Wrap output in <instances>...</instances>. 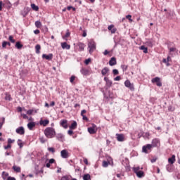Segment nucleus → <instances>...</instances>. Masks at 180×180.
<instances>
[{
    "label": "nucleus",
    "mask_w": 180,
    "mask_h": 180,
    "mask_svg": "<svg viewBox=\"0 0 180 180\" xmlns=\"http://www.w3.org/2000/svg\"><path fill=\"white\" fill-rule=\"evenodd\" d=\"M44 134L47 139H53L56 136V130H54V128L47 127L44 130Z\"/></svg>",
    "instance_id": "nucleus-1"
},
{
    "label": "nucleus",
    "mask_w": 180,
    "mask_h": 180,
    "mask_svg": "<svg viewBox=\"0 0 180 180\" xmlns=\"http://www.w3.org/2000/svg\"><path fill=\"white\" fill-rule=\"evenodd\" d=\"M87 46L89 54H92V53L96 50V44L93 39L88 41Z\"/></svg>",
    "instance_id": "nucleus-2"
},
{
    "label": "nucleus",
    "mask_w": 180,
    "mask_h": 180,
    "mask_svg": "<svg viewBox=\"0 0 180 180\" xmlns=\"http://www.w3.org/2000/svg\"><path fill=\"white\" fill-rule=\"evenodd\" d=\"M152 84H156L157 86H162L160 77H155L151 80Z\"/></svg>",
    "instance_id": "nucleus-3"
},
{
    "label": "nucleus",
    "mask_w": 180,
    "mask_h": 180,
    "mask_svg": "<svg viewBox=\"0 0 180 180\" xmlns=\"http://www.w3.org/2000/svg\"><path fill=\"white\" fill-rule=\"evenodd\" d=\"M124 85L127 86V88H129L131 91H134V86L130 82L129 80L125 81Z\"/></svg>",
    "instance_id": "nucleus-4"
},
{
    "label": "nucleus",
    "mask_w": 180,
    "mask_h": 180,
    "mask_svg": "<svg viewBox=\"0 0 180 180\" xmlns=\"http://www.w3.org/2000/svg\"><path fill=\"white\" fill-rule=\"evenodd\" d=\"M60 124L63 129H68V121L67 120H62Z\"/></svg>",
    "instance_id": "nucleus-5"
},
{
    "label": "nucleus",
    "mask_w": 180,
    "mask_h": 180,
    "mask_svg": "<svg viewBox=\"0 0 180 180\" xmlns=\"http://www.w3.org/2000/svg\"><path fill=\"white\" fill-rule=\"evenodd\" d=\"M151 148H153V146L151 144H147L146 146H143L142 148V151L143 153H148V150H150Z\"/></svg>",
    "instance_id": "nucleus-6"
},
{
    "label": "nucleus",
    "mask_w": 180,
    "mask_h": 180,
    "mask_svg": "<svg viewBox=\"0 0 180 180\" xmlns=\"http://www.w3.org/2000/svg\"><path fill=\"white\" fill-rule=\"evenodd\" d=\"M60 155L62 157V158H68L69 155H68V151H67V150H63L60 151Z\"/></svg>",
    "instance_id": "nucleus-7"
},
{
    "label": "nucleus",
    "mask_w": 180,
    "mask_h": 180,
    "mask_svg": "<svg viewBox=\"0 0 180 180\" xmlns=\"http://www.w3.org/2000/svg\"><path fill=\"white\" fill-rule=\"evenodd\" d=\"M150 145H152V147H158L160 146V140L158 139H154Z\"/></svg>",
    "instance_id": "nucleus-8"
},
{
    "label": "nucleus",
    "mask_w": 180,
    "mask_h": 180,
    "mask_svg": "<svg viewBox=\"0 0 180 180\" xmlns=\"http://www.w3.org/2000/svg\"><path fill=\"white\" fill-rule=\"evenodd\" d=\"M18 134L23 135L25 134V128L23 127H20L15 130Z\"/></svg>",
    "instance_id": "nucleus-9"
},
{
    "label": "nucleus",
    "mask_w": 180,
    "mask_h": 180,
    "mask_svg": "<svg viewBox=\"0 0 180 180\" xmlns=\"http://www.w3.org/2000/svg\"><path fill=\"white\" fill-rule=\"evenodd\" d=\"M49 123H50V121L49 120H41L39 121V124L41 126H44V127H46V126H47V124H49Z\"/></svg>",
    "instance_id": "nucleus-10"
},
{
    "label": "nucleus",
    "mask_w": 180,
    "mask_h": 180,
    "mask_svg": "<svg viewBox=\"0 0 180 180\" xmlns=\"http://www.w3.org/2000/svg\"><path fill=\"white\" fill-rule=\"evenodd\" d=\"M42 58H45V60H53V54L52 53H49V55L43 54Z\"/></svg>",
    "instance_id": "nucleus-11"
},
{
    "label": "nucleus",
    "mask_w": 180,
    "mask_h": 180,
    "mask_svg": "<svg viewBox=\"0 0 180 180\" xmlns=\"http://www.w3.org/2000/svg\"><path fill=\"white\" fill-rule=\"evenodd\" d=\"M61 47L63 49L70 50L71 49V46L70 44H68L67 42L61 43Z\"/></svg>",
    "instance_id": "nucleus-12"
},
{
    "label": "nucleus",
    "mask_w": 180,
    "mask_h": 180,
    "mask_svg": "<svg viewBox=\"0 0 180 180\" xmlns=\"http://www.w3.org/2000/svg\"><path fill=\"white\" fill-rule=\"evenodd\" d=\"M109 64L111 67H113V65H116V64H117L116 58H115V57L111 58L109 61Z\"/></svg>",
    "instance_id": "nucleus-13"
},
{
    "label": "nucleus",
    "mask_w": 180,
    "mask_h": 180,
    "mask_svg": "<svg viewBox=\"0 0 180 180\" xmlns=\"http://www.w3.org/2000/svg\"><path fill=\"white\" fill-rule=\"evenodd\" d=\"M108 29L112 34L116 33V31L117 30V29L115 28V25H110V26H108Z\"/></svg>",
    "instance_id": "nucleus-14"
},
{
    "label": "nucleus",
    "mask_w": 180,
    "mask_h": 180,
    "mask_svg": "<svg viewBox=\"0 0 180 180\" xmlns=\"http://www.w3.org/2000/svg\"><path fill=\"white\" fill-rule=\"evenodd\" d=\"M117 140L118 141H124V136L123 134H117Z\"/></svg>",
    "instance_id": "nucleus-15"
},
{
    "label": "nucleus",
    "mask_w": 180,
    "mask_h": 180,
    "mask_svg": "<svg viewBox=\"0 0 180 180\" xmlns=\"http://www.w3.org/2000/svg\"><path fill=\"white\" fill-rule=\"evenodd\" d=\"M78 46H79V51H84V50H85V44L79 42L78 44Z\"/></svg>",
    "instance_id": "nucleus-16"
},
{
    "label": "nucleus",
    "mask_w": 180,
    "mask_h": 180,
    "mask_svg": "<svg viewBox=\"0 0 180 180\" xmlns=\"http://www.w3.org/2000/svg\"><path fill=\"white\" fill-rule=\"evenodd\" d=\"M146 46H148V47H153V46L154 45V41H153V39H148L146 42Z\"/></svg>",
    "instance_id": "nucleus-17"
},
{
    "label": "nucleus",
    "mask_w": 180,
    "mask_h": 180,
    "mask_svg": "<svg viewBox=\"0 0 180 180\" xmlns=\"http://www.w3.org/2000/svg\"><path fill=\"white\" fill-rule=\"evenodd\" d=\"M93 127H95V125H94ZM94 127L88 128V131L90 134H95V133H96V131L95 128H94Z\"/></svg>",
    "instance_id": "nucleus-18"
},
{
    "label": "nucleus",
    "mask_w": 180,
    "mask_h": 180,
    "mask_svg": "<svg viewBox=\"0 0 180 180\" xmlns=\"http://www.w3.org/2000/svg\"><path fill=\"white\" fill-rule=\"evenodd\" d=\"M81 72L83 75H89V70L86 68H82Z\"/></svg>",
    "instance_id": "nucleus-19"
},
{
    "label": "nucleus",
    "mask_w": 180,
    "mask_h": 180,
    "mask_svg": "<svg viewBox=\"0 0 180 180\" xmlns=\"http://www.w3.org/2000/svg\"><path fill=\"white\" fill-rule=\"evenodd\" d=\"M168 162L172 165L175 162V155H172V158L168 159Z\"/></svg>",
    "instance_id": "nucleus-20"
},
{
    "label": "nucleus",
    "mask_w": 180,
    "mask_h": 180,
    "mask_svg": "<svg viewBox=\"0 0 180 180\" xmlns=\"http://www.w3.org/2000/svg\"><path fill=\"white\" fill-rule=\"evenodd\" d=\"M36 126V123L34 122H29L27 124V127L30 130H32L33 127H34Z\"/></svg>",
    "instance_id": "nucleus-21"
},
{
    "label": "nucleus",
    "mask_w": 180,
    "mask_h": 180,
    "mask_svg": "<svg viewBox=\"0 0 180 180\" xmlns=\"http://www.w3.org/2000/svg\"><path fill=\"white\" fill-rule=\"evenodd\" d=\"M71 130H75L77 129V122L74 121L70 126Z\"/></svg>",
    "instance_id": "nucleus-22"
},
{
    "label": "nucleus",
    "mask_w": 180,
    "mask_h": 180,
    "mask_svg": "<svg viewBox=\"0 0 180 180\" xmlns=\"http://www.w3.org/2000/svg\"><path fill=\"white\" fill-rule=\"evenodd\" d=\"M108 72H109V68H104L102 70H101V74L102 75H106V74H108Z\"/></svg>",
    "instance_id": "nucleus-23"
},
{
    "label": "nucleus",
    "mask_w": 180,
    "mask_h": 180,
    "mask_svg": "<svg viewBox=\"0 0 180 180\" xmlns=\"http://www.w3.org/2000/svg\"><path fill=\"white\" fill-rule=\"evenodd\" d=\"M136 174V176H138V178H143V176H144L143 171L137 172Z\"/></svg>",
    "instance_id": "nucleus-24"
},
{
    "label": "nucleus",
    "mask_w": 180,
    "mask_h": 180,
    "mask_svg": "<svg viewBox=\"0 0 180 180\" xmlns=\"http://www.w3.org/2000/svg\"><path fill=\"white\" fill-rule=\"evenodd\" d=\"M33 113H37V110L32 109L27 111V115H33Z\"/></svg>",
    "instance_id": "nucleus-25"
},
{
    "label": "nucleus",
    "mask_w": 180,
    "mask_h": 180,
    "mask_svg": "<svg viewBox=\"0 0 180 180\" xmlns=\"http://www.w3.org/2000/svg\"><path fill=\"white\" fill-rule=\"evenodd\" d=\"M41 49V46H40V44H37L35 46V49H36V53L37 54H40V49Z\"/></svg>",
    "instance_id": "nucleus-26"
},
{
    "label": "nucleus",
    "mask_w": 180,
    "mask_h": 180,
    "mask_svg": "<svg viewBox=\"0 0 180 180\" xmlns=\"http://www.w3.org/2000/svg\"><path fill=\"white\" fill-rule=\"evenodd\" d=\"M140 50H143V53H145L146 54H147V53H148V49L144 45H143L140 47Z\"/></svg>",
    "instance_id": "nucleus-27"
},
{
    "label": "nucleus",
    "mask_w": 180,
    "mask_h": 180,
    "mask_svg": "<svg viewBox=\"0 0 180 180\" xmlns=\"http://www.w3.org/2000/svg\"><path fill=\"white\" fill-rule=\"evenodd\" d=\"M15 47L18 49L20 50L22 47H23V44H20V42L18 41L15 43Z\"/></svg>",
    "instance_id": "nucleus-28"
},
{
    "label": "nucleus",
    "mask_w": 180,
    "mask_h": 180,
    "mask_svg": "<svg viewBox=\"0 0 180 180\" xmlns=\"http://www.w3.org/2000/svg\"><path fill=\"white\" fill-rule=\"evenodd\" d=\"M89 179H91V175L89 174H86L83 176V180H89Z\"/></svg>",
    "instance_id": "nucleus-29"
},
{
    "label": "nucleus",
    "mask_w": 180,
    "mask_h": 180,
    "mask_svg": "<svg viewBox=\"0 0 180 180\" xmlns=\"http://www.w3.org/2000/svg\"><path fill=\"white\" fill-rule=\"evenodd\" d=\"M31 8L33 9V11H39V6H36L34 4H31Z\"/></svg>",
    "instance_id": "nucleus-30"
},
{
    "label": "nucleus",
    "mask_w": 180,
    "mask_h": 180,
    "mask_svg": "<svg viewBox=\"0 0 180 180\" xmlns=\"http://www.w3.org/2000/svg\"><path fill=\"white\" fill-rule=\"evenodd\" d=\"M13 169H14V171L15 172H20V167H18V166H13Z\"/></svg>",
    "instance_id": "nucleus-31"
},
{
    "label": "nucleus",
    "mask_w": 180,
    "mask_h": 180,
    "mask_svg": "<svg viewBox=\"0 0 180 180\" xmlns=\"http://www.w3.org/2000/svg\"><path fill=\"white\" fill-rule=\"evenodd\" d=\"M35 26H36V27H37L38 29H40V27H41V22H40V21H36V22H35Z\"/></svg>",
    "instance_id": "nucleus-32"
},
{
    "label": "nucleus",
    "mask_w": 180,
    "mask_h": 180,
    "mask_svg": "<svg viewBox=\"0 0 180 180\" xmlns=\"http://www.w3.org/2000/svg\"><path fill=\"white\" fill-rule=\"evenodd\" d=\"M8 176H9V174H8V172H3L2 173L3 179H6V177Z\"/></svg>",
    "instance_id": "nucleus-33"
},
{
    "label": "nucleus",
    "mask_w": 180,
    "mask_h": 180,
    "mask_svg": "<svg viewBox=\"0 0 180 180\" xmlns=\"http://www.w3.org/2000/svg\"><path fill=\"white\" fill-rule=\"evenodd\" d=\"M5 123V117L1 118V122L0 121V130L2 129V126H4V124Z\"/></svg>",
    "instance_id": "nucleus-34"
},
{
    "label": "nucleus",
    "mask_w": 180,
    "mask_h": 180,
    "mask_svg": "<svg viewBox=\"0 0 180 180\" xmlns=\"http://www.w3.org/2000/svg\"><path fill=\"white\" fill-rule=\"evenodd\" d=\"M109 164H110V162H108V161H103V167L104 168L108 167V165H109Z\"/></svg>",
    "instance_id": "nucleus-35"
},
{
    "label": "nucleus",
    "mask_w": 180,
    "mask_h": 180,
    "mask_svg": "<svg viewBox=\"0 0 180 180\" xmlns=\"http://www.w3.org/2000/svg\"><path fill=\"white\" fill-rule=\"evenodd\" d=\"M56 137L58 140H61L64 139V135H63L62 134H58Z\"/></svg>",
    "instance_id": "nucleus-36"
},
{
    "label": "nucleus",
    "mask_w": 180,
    "mask_h": 180,
    "mask_svg": "<svg viewBox=\"0 0 180 180\" xmlns=\"http://www.w3.org/2000/svg\"><path fill=\"white\" fill-rule=\"evenodd\" d=\"M133 171L135 174H136L137 172H140V167H134Z\"/></svg>",
    "instance_id": "nucleus-37"
},
{
    "label": "nucleus",
    "mask_w": 180,
    "mask_h": 180,
    "mask_svg": "<svg viewBox=\"0 0 180 180\" xmlns=\"http://www.w3.org/2000/svg\"><path fill=\"white\" fill-rule=\"evenodd\" d=\"M18 144L20 148H22V147H23V143H22V140L18 139Z\"/></svg>",
    "instance_id": "nucleus-38"
},
{
    "label": "nucleus",
    "mask_w": 180,
    "mask_h": 180,
    "mask_svg": "<svg viewBox=\"0 0 180 180\" xmlns=\"http://www.w3.org/2000/svg\"><path fill=\"white\" fill-rule=\"evenodd\" d=\"M166 169H167V171H168V172H172V169L171 168V165H167L166 166Z\"/></svg>",
    "instance_id": "nucleus-39"
},
{
    "label": "nucleus",
    "mask_w": 180,
    "mask_h": 180,
    "mask_svg": "<svg viewBox=\"0 0 180 180\" xmlns=\"http://www.w3.org/2000/svg\"><path fill=\"white\" fill-rule=\"evenodd\" d=\"M112 74H113L114 75H119V70H117V69H114V70H112Z\"/></svg>",
    "instance_id": "nucleus-40"
},
{
    "label": "nucleus",
    "mask_w": 180,
    "mask_h": 180,
    "mask_svg": "<svg viewBox=\"0 0 180 180\" xmlns=\"http://www.w3.org/2000/svg\"><path fill=\"white\" fill-rule=\"evenodd\" d=\"M70 34H71L70 33V31H68V30L65 35L63 37V39H67V37H70Z\"/></svg>",
    "instance_id": "nucleus-41"
},
{
    "label": "nucleus",
    "mask_w": 180,
    "mask_h": 180,
    "mask_svg": "<svg viewBox=\"0 0 180 180\" xmlns=\"http://www.w3.org/2000/svg\"><path fill=\"white\" fill-rule=\"evenodd\" d=\"M39 141L41 143H42V144L46 143V139H44V137H43V136L39 138Z\"/></svg>",
    "instance_id": "nucleus-42"
},
{
    "label": "nucleus",
    "mask_w": 180,
    "mask_h": 180,
    "mask_svg": "<svg viewBox=\"0 0 180 180\" xmlns=\"http://www.w3.org/2000/svg\"><path fill=\"white\" fill-rule=\"evenodd\" d=\"M48 151H50V153H56V150L54 149V148H48Z\"/></svg>",
    "instance_id": "nucleus-43"
},
{
    "label": "nucleus",
    "mask_w": 180,
    "mask_h": 180,
    "mask_svg": "<svg viewBox=\"0 0 180 180\" xmlns=\"http://www.w3.org/2000/svg\"><path fill=\"white\" fill-rule=\"evenodd\" d=\"M121 68H122L123 71L127 70V65H122Z\"/></svg>",
    "instance_id": "nucleus-44"
},
{
    "label": "nucleus",
    "mask_w": 180,
    "mask_h": 180,
    "mask_svg": "<svg viewBox=\"0 0 180 180\" xmlns=\"http://www.w3.org/2000/svg\"><path fill=\"white\" fill-rule=\"evenodd\" d=\"M8 40H9L11 43H15V39H13V37H12V36H9Z\"/></svg>",
    "instance_id": "nucleus-45"
},
{
    "label": "nucleus",
    "mask_w": 180,
    "mask_h": 180,
    "mask_svg": "<svg viewBox=\"0 0 180 180\" xmlns=\"http://www.w3.org/2000/svg\"><path fill=\"white\" fill-rule=\"evenodd\" d=\"M60 180H70V176H63Z\"/></svg>",
    "instance_id": "nucleus-46"
},
{
    "label": "nucleus",
    "mask_w": 180,
    "mask_h": 180,
    "mask_svg": "<svg viewBox=\"0 0 180 180\" xmlns=\"http://www.w3.org/2000/svg\"><path fill=\"white\" fill-rule=\"evenodd\" d=\"M126 19H128L129 20V22H133V20L131 19V15H127Z\"/></svg>",
    "instance_id": "nucleus-47"
},
{
    "label": "nucleus",
    "mask_w": 180,
    "mask_h": 180,
    "mask_svg": "<svg viewBox=\"0 0 180 180\" xmlns=\"http://www.w3.org/2000/svg\"><path fill=\"white\" fill-rule=\"evenodd\" d=\"M6 46H7V41H4L2 42V47H3V49H5L6 47Z\"/></svg>",
    "instance_id": "nucleus-48"
},
{
    "label": "nucleus",
    "mask_w": 180,
    "mask_h": 180,
    "mask_svg": "<svg viewBox=\"0 0 180 180\" xmlns=\"http://www.w3.org/2000/svg\"><path fill=\"white\" fill-rule=\"evenodd\" d=\"M12 143H15V140H12L11 139H8V144H12Z\"/></svg>",
    "instance_id": "nucleus-49"
},
{
    "label": "nucleus",
    "mask_w": 180,
    "mask_h": 180,
    "mask_svg": "<svg viewBox=\"0 0 180 180\" xmlns=\"http://www.w3.org/2000/svg\"><path fill=\"white\" fill-rule=\"evenodd\" d=\"M106 85L108 87L112 86V81H110V80L108 81V82L106 83Z\"/></svg>",
    "instance_id": "nucleus-50"
},
{
    "label": "nucleus",
    "mask_w": 180,
    "mask_h": 180,
    "mask_svg": "<svg viewBox=\"0 0 180 180\" xmlns=\"http://www.w3.org/2000/svg\"><path fill=\"white\" fill-rule=\"evenodd\" d=\"M171 16H172V13H171V11H169V12L167 13V18L168 19H169V18H171Z\"/></svg>",
    "instance_id": "nucleus-51"
},
{
    "label": "nucleus",
    "mask_w": 180,
    "mask_h": 180,
    "mask_svg": "<svg viewBox=\"0 0 180 180\" xmlns=\"http://www.w3.org/2000/svg\"><path fill=\"white\" fill-rule=\"evenodd\" d=\"M75 80V76H72L70 77V82H71V84H72V82H74Z\"/></svg>",
    "instance_id": "nucleus-52"
},
{
    "label": "nucleus",
    "mask_w": 180,
    "mask_h": 180,
    "mask_svg": "<svg viewBox=\"0 0 180 180\" xmlns=\"http://www.w3.org/2000/svg\"><path fill=\"white\" fill-rule=\"evenodd\" d=\"M5 99H6V101H10V99H11V95L6 94V97H5Z\"/></svg>",
    "instance_id": "nucleus-53"
},
{
    "label": "nucleus",
    "mask_w": 180,
    "mask_h": 180,
    "mask_svg": "<svg viewBox=\"0 0 180 180\" xmlns=\"http://www.w3.org/2000/svg\"><path fill=\"white\" fill-rule=\"evenodd\" d=\"M89 63H91V58L86 59L85 60L86 65H88V64H89Z\"/></svg>",
    "instance_id": "nucleus-54"
},
{
    "label": "nucleus",
    "mask_w": 180,
    "mask_h": 180,
    "mask_svg": "<svg viewBox=\"0 0 180 180\" xmlns=\"http://www.w3.org/2000/svg\"><path fill=\"white\" fill-rule=\"evenodd\" d=\"M21 116H22L23 119H29V117L26 114H21Z\"/></svg>",
    "instance_id": "nucleus-55"
},
{
    "label": "nucleus",
    "mask_w": 180,
    "mask_h": 180,
    "mask_svg": "<svg viewBox=\"0 0 180 180\" xmlns=\"http://www.w3.org/2000/svg\"><path fill=\"white\" fill-rule=\"evenodd\" d=\"M169 51H170V53H172L174 51H176V48H170Z\"/></svg>",
    "instance_id": "nucleus-56"
},
{
    "label": "nucleus",
    "mask_w": 180,
    "mask_h": 180,
    "mask_svg": "<svg viewBox=\"0 0 180 180\" xmlns=\"http://www.w3.org/2000/svg\"><path fill=\"white\" fill-rule=\"evenodd\" d=\"M73 134H74V131H72V130H69L68 131V134H69V136H72Z\"/></svg>",
    "instance_id": "nucleus-57"
},
{
    "label": "nucleus",
    "mask_w": 180,
    "mask_h": 180,
    "mask_svg": "<svg viewBox=\"0 0 180 180\" xmlns=\"http://www.w3.org/2000/svg\"><path fill=\"white\" fill-rule=\"evenodd\" d=\"M55 162H56V160H54V159L49 160V164H54Z\"/></svg>",
    "instance_id": "nucleus-58"
},
{
    "label": "nucleus",
    "mask_w": 180,
    "mask_h": 180,
    "mask_svg": "<svg viewBox=\"0 0 180 180\" xmlns=\"http://www.w3.org/2000/svg\"><path fill=\"white\" fill-rule=\"evenodd\" d=\"M11 144L8 143L6 146H4V149L8 150V148H11Z\"/></svg>",
    "instance_id": "nucleus-59"
},
{
    "label": "nucleus",
    "mask_w": 180,
    "mask_h": 180,
    "mask_svg": "<svg viewBox=\"0 0 180 180\" xmlns=\"http://www.w3.org/2000/svg\"><path fill=\"white\" fill-rule=\"evenodd\" d=\"M114 81H120V76H117L115 78H114Z\"/></svg>",
    "instance_id": "nucleus-60"
},
{
    "label": "nucleus",
    "mask_w": 180,
    "mask_h": 180,
    "mask_svg": "<svg viewBox=\"0 0 180 180\" xmlns=\"http://www.w3.org/2000/svg\"><path fill=\"white\" fill-rule=\"evenodd\" d=\"M86 113V110H83L81 112V116H84V114Z\"/></svg>",
    "instance_id": "nucleus-61"
},
{
    "label": "nucleus",
    "mask_w": 180,
    "mask_h": 180,
    "mask_svg": "<svg viewBox=\"0 0 180 180\" xmlns=\"http://www.w3.org/2000/svg\"><path fill=\"white\" fill-rule=\"evenodd\" d=\"M7 180H16V179H15V177L8 176V177L7 178Z\"/></svg>",
    "instance_id": "nucleus-62"
},
{
    "label": "nucleus",
    "mask_w": 180,
    "mask_h": 180,
    "mask_svg": "<svg viewBox=\"0 0 180 180\" xmlns=\"http://www.w3.org/2000/svg\"><path fill=\"white\" fill-rule=\"evenodd\" d=\"M34 34H39V33H40V30H34Z\"/></svg>",
    "instance_id": "nucleus-63"
},
{
    "label": "nucleus",
    "mask_w": 180,
    "mask_h": 180,
    "mask_svg": "<svg viewBox=\"0 0 180 180\" xmlns=\"http://www.w3.org/2000/svg\"><path fill=\"white\" fill-rule=\"evenodd\" d=\"M84 162L86 164V165H88V159L85 158L84 159Z\"/></svg>",
    "instance_id": "nucleus-64"
}]
</instances>
